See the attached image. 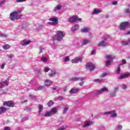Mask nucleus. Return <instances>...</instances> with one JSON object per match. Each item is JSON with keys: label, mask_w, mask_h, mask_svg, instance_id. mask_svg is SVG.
Segmentation results:
<instances>
[{"label": "nucleus", "mask_w": 130, "mask_h": 130, "mask_svg": "<svg viewBox=\"0 0 130 130\" xmlns=\"http://www.w3.org/2000/svg\"><path fill=\"white\" fill-rule=\"evenodd\" d=\"M21 11L18 10L17 11H14L10 14V19L11 21H15V20H20L22 16H23L21 14Z\"/></svg>", "instance_id": "f257e3e1"}, {"label": "nucleus", "mask_w": 130, "mask_h": 130, "mask_svg": "<svg viewBox=\"0 0 130 130\" xmlns=\"http://www.w3.org/2000/svg\"><path fill=\"white\" fill-rule=\"evenodd\" d=\"M66 36V33L62 31H57V34L56 35L53 37V40H57L58 41H60V40H62V38H63Z\"/></svg>", "instance_id": "f03ea898"}, {"label": "nucleus", "mask_w": 130, "mask_h": 130, "mask_svg": "<svg viewBox=\"0 0 130 130\" xmlns=\"http://www.w3.org/2000/svg\"><path fill=\"white\" fill-rule=\"evenodd\" d=\"M49 21H51V22H48L49 25H51V26H56L57 25V23H58V19L56 17H51L49 18Z\"/></svg>", "instance_id": "7ed1b4c3"}, {"label": "nucleus", "mask_w": 130, "mask_h": 130, "mask_svg": "<svg viewBox=\"0 0 130 130\" xmlns=\"http://www.w3.org/2000/svg\"><path fill=\"white\" fill-rule=\"evenodd\" d=\"M104 114L105 115H110V117H111V118H115V117H116V116H117V113L114 110L111 111L105 112L104 113Z\"/></svg>", "instance_id": "20e7f679"}, {"label": "nucleus", "mask_w": 130, "mask_h": 130, "mask_svg": "<svg viewBox=\"0 0 130 130\" xmlns=\"http://www.w3.org/2000/svg\"><path fill=\"white\" fill-rule=\"evenodd\" d=\"M107 91H108V88L103 87L100 90H96L93 91V93L94 95H101V94H103L104 92H107Z\"/></svg>", "instance_id": "39448f33"}, {"label": "nucleus", "mask_w": 130, "mask_h": 130, "mask_svg": "<svg viewBox=\"0 0 130 130\" xmlns=\"http://www.w3.org/2000/svg\"><path fill=\"white\" fill-rule=\"evenodd\" d=\"M77 21H82V19L79 18L76 16H73V17H70V18L68 20L69 23H71V24H73Z\"/></svg>", "instance_id": "423d86ee"}, {"label": "nucleus", "mask_w": 130, "mask_h": 130, "mask_svg": "<svg viewBox=\"0 0 130 130\" xmlns=\"http://www.w3.org/2000/svg\"><path fill=\"white\" fill-rule=\"evenodd\" d=\"M86 69L89 71H94L95 70V65L92 62L87 63L86 65Z\"/></svg>", "instance_id": "0eeeda50"}, {"label": "nucleus", "mask_w": 130, "mask_h": 130, "mask_svg": "<svg viewBox=\"0 0 130 130\" xmlns=\"http://www.w3.org/2000/svg\"><path fill=\"white\" fill-rule=\"evenodd\" d=\"M129 23L127 21L122 22L120 25V30H125L126 26H128Z\"/></svg>", "instance_id": "6e6552de"}, {"label": "nucleus", "mask_w": 130, "mask_h": 130, "mask_svg": "<svg viewBox=\"0 0 130 130\" xmlns=\"http://www.w3.org/2000/svg\"><path fill=\"white\" fill-rule=\"evenodd\" d=\"M3 105H5V106H8L9 107H14L15 104H14V102H13L12 101H9L7 102H4Z\"/></svg>", "instance_id": "1a4fd4ad"}, {"label": "nucleus", "mask_w": 130, "mask_h": 130, "mask_svg": "<svg viewBox=\"0 0 130 130\" xmlns=\"http://www.w3.org/2000/svg\"><path fill=\"white\" fill-rule=\"evenodd\" d=\"M118 87H116L113 91H111L109 93L110 96L111 97H115L116 96V92L118 91Z\"/></svg>", "instance_id": "9d476101"}, {"label": "nucleus", "mask_w": 130, "mask_h": 130, "mask_svg": "<svg viewBox=\"0 0 130 130\" xmlns=\"http://www.w3.org/2000/svg\"><path fill=\"white\" fill-rule=\"evenodd\" d=\"M128 77H130L129 72H126L120 76V79H125V78H128Z\"/></svg>", "instance_id": "9b49d317"}, {"label": "nucleus", "mask_w": 130, "mask_h": 130, "mask_svg": "<svg viewBox=\"0 0 130 130\" xmlns=\"http://www.w3.org/2000/svg\"><path fill=\"white\" fill-rule=\"evenodd\" d=\"M82 60L83 59L81 57H78L75 59H73L72 62H73V63H78V62H82Z\"/></svg>", "instance_id": "f8f14e48"}, {"label": "nucleus", "mask_w": 130, "mask_h": 130, "mask_svg": "<svg viewBox=\"0 0 130 130\" xmlns=\"http://www.w3.org/2000/svg\"><path fill=\"white\" fill-rule=\"evenodd\" d=\"M51 115H54V114H56L57 113V109L56 108H53L50 111Z\"/></svg>", "instance_id": "ddd939ff"}, {"label": "nucleus", "mask_w": 130, "mask_h": 130, "mask_svg": "<svg viewBox=\"0 0 130 130\" xmlns=\"http://www.w3.org/2000/svg\"><path fill=\"white\" fill-rule=\"evenodd\" d=\"M79 91V88H72L71 90L69 91V93L70 94H76L77 92Z\"/></svg>", "instance_id": "4468645a"}, {"label": "nucleus", "mask_w": 130, "mask_h": 130, "mask_svg": "<svg viewBox=\"0 0 130 130\" xmlns=\"http://www.w3.org/2000/svg\"><path fill=\"white\" fill-rule=\"evenodd\" d=\"M7 111V109L5 107H0V115L5 113Z\"/></svg>", "instance_id": "2eb2a0df"}, {"label": "nucleus", "mask_w": 130, "mask_h": 130, "mask_svg": "<svg viewBox=\"0 0 130 130\" xmlns=\"http://www.w3.org/2000/svg\"><path fill=\"white\" fill-rule=\"evenodd\" d=\"M29 43H31V41H26V40H23L22 45V46H25V45H28Z\"/></svg>", "instance_id": "dca6fc26"}, {"label": "nucleus", "mask_w": 130, "mask_h": 130, "mask_svg": "<svg viewBox=\"0 0 130 130\" xmlns=\"http://www.w3.org/2000/svg\"><path fill=\"white\" fill-rule=\"evenodd\" d=\"M98 46H103V47H105V46H106V43H105L104 41L99 42L98 44Z\"/></svg>", "instance_id": "f3484780"}, {"label": "nucleus", "mask_w": 130, "mask_h": 130, "mask_svg": "<svg viewBox=\"0 0 130 130\" xmlns=\"http://www.w3.org/2000/svg\"><path fill=\"white\" fill-rule=\"evenodd\" d=\"M5 86H8V82H0V88H4Z\"/></svg>", "instance_id": "a211bd4d"}, {"label": "nucleus", "mask_w": 130, "mask_h": 130, "mask_svg": "<svg viewBox=\"0 0 130 130\" xmlns=\"http://www.w3.org/2000/svg\"><path fill=\"white\" fill-rule=\"evenodd\" d=\"M90 124H91V122L90 121H86L84 123L83 127H88V126H89V125H90Z\"/></svg>", "instance_id": "6ab92c4d"}, {"label": "nucleus", "mask_w": 130, "mask_h": 130, "mask_svg": "<svg viewBox=\"0 0 130 130\" xmlns=\"http://www.w3.org/2000/svg\"><path fill=\"white\" fill-rule=\"evenodd\" d=\"M101 13V10H94L92 12L93 15H97L98 14H100Z\"/></svg>", "instance_id": "aec40b11"}, {"label": "nucleus", "mask_w": 130, "mask_h": 130, "mask_svg": "<svg viewBox=\"0 0 130 130\" xmlns=\"http://www.w3.org/2000/svg\"><path fill=\"white\" fill-rule=\"evenodd\" d=\"M60 9H61V5H58L54 8V12H56V11H59Z\"/></svg>", "instance_id": "412c9836"}, {"label": "nucleus", "mask_w": 130, "mask_h": 130, "mask_svg": "<svg viewBox=\"0 0 130 130\" xmlns=\"http://www.w3.org/2000/svg\"><path fill=\"white\" fill-rule=\"evenodd\" d=\"M82 33H87L89 32V28H84L81 29V30Z\"/></svg>", "instance_id": "4be33fe9"}, {"label": "nucleus", "mask_w": 130, "mask_h": 130, "mask_svg": "<svg viewBox=\"0 0 130 130\" xmlns=\"http://www.w3.org/2000/svg\"><path fill=\"white\" fill-rule=\"evenodd\" d=\"M85 79L84 78L81 77V78H78V77H76L74 78V81H84V80Z\"/></svg>", "instance_id": "5701e85b"}, {"label": "nucleus", "mask_w": 130, "mask_h": 130, "mask_svg": "<svg viewBox=\"0 0 130 130\" xmlns=\"http://www.w3.org/2000/svg\"><path fill=\"white\" fill-rule=\"evenodd\" d=\"M49 77H54L55 76V72L53 71H51L49 73Z\"/></svg>", "instance_id": "b1692460"}, {"label": "nucleus", "mask_w": 130, "mask_h": 130, "mask_svg": "<svg viewBox=\"0 0 130 130\" xmlns=\"http://www.w3.org/2000/svg\"><path fill=\"white\" fill-rule=\"evenodd\" d=\"M79 29V25L76 24L73 27H72V31H76Z\"/></svg>", "instance_id": "393cba45"}, {"label": "nucleus", "mask_w": 130, "mask_h": 130, "mask_svg": "<svg viewBox=\"0 0 130 130\" xmlns=\"http://www.w3.org/2000/svg\"><path fill=\"white\" fill-rule=\"evenodd\" d=\"M51 115H51L50 112H46V113H45L44 116L45 117H49L51 116Z\"/></svg>", "instance_id": "a878e982"}, {"label": "nucleus", "mask_w": 130, "mask_h": 130, "mask_svg": "<svg viewBox=\"0 0 130 130\" xmlns=\"http://www.w3.org/2000/svg\"><path fill=\"white\" fill-rule=\"evenodd\" d=\"M42 110H43V106L42 105H39V113L42 112Z\"/></svg>", "instance_id": "bb28decb"}, {"label": "nucleus", "mask_w": 130, "mask_h": 130, "mask_svg": "<svg viewBox=\"0 0 130 130\" xmlns=\"http://www.w3.org/2000/svg\"><path fill=\"white\" fill-rule=\"evenodd\" d=\"M90 43H91V42H90V41L88 40H85L83 42L82 44H83V45H85L86 44H90Z\"/></svg>", "instance_id": "cd10ccee"}, {"label": "nucleus", "mask_w": 130, "mask_h": 130, "mask_svg": "<svg viewBox=\"0 0 130 130\" xmlns=\"http://www.w3.org/2000/svg\"><path fill=\"white\" fill-rule=\"evenodd\" d=\"M3 49H10V48L11 47L9 45H8L6 44L5 45L3 46Z\"/></svg>", "instance_id": "c85d7f7f"}, {"label": "nucleus", "mask_w": 130, "mask_h": 130, "mask_svg": "<svg viewBox=\"0 0 130 130\" xmlns=\"http://www.w3.org/2000/svg\"><path fill=\"white\" fill-rule=\"evenodd\" d=\"M122 45H128V41H122L121 42Z\"/></svg>", "instance_id": "c756f323"}, {"label": "nucleus", "mask_w": 130, "mask_h": 130, "mask_svg": "<svg viewBox=\"0 0 130 130\" xmlns=\"http://www.w3.org/2000/svg\"><path fill=\"white\" fill-rule=\"evenodd\" d=\"M53 102L51 100L47 103V105L49 107H51L53 105Z\"/></svg>", "instance_id": "7c9ffc66"}, {"label": "nucleus", "mask_w": 130, "mask_h": 130, "mask_svg": "<svg viewBox=\"0 0 130 130\" xmlns=\"http://www.w3.org/2000/svg\"><path fill=\"white\" fill-rule=\"evenodd\" d=\"M43 90L44 91H46V88H45V87H44V86H41L38 87V90Z\"/></svg>", "instance_id": "2f4dec72"}, {"label": "nucleus", "mask_w": 130, "mask_h": 130, "mask_svg": "<svg viewBox=\"0 0 130 130\" xmlns=\"http://www.w3.org/2000/svg\"><path fill=\"white\" fill-rule=\"evenodd\" d=\"M44 85H45V86H46V87H49V86H50V85H51V82H45Z\"/></svg>", "instance_id": "473e14b6"}, {"label": "nucleus", "mask_w": 130, "mask_h": 130, "mask_svg": "<svg viewBox=\"0 0 130 130\" xmlns=\"http://www.w3.org/2000/svg\"><path fill=\"white\" fill-rule=\"evenodd\" d=\"M0 93H1V94L6 95V94H7V91H6L4 89H1V90H0Z\"/></svg>", "instance_id": "72a5a7b5"}, {"label": "nucleus", "mask_w": 130, "mask_h": 130, "mask_svg": "<svg viewBox=\"0 0 130 130\" xmlns=\"http://www.w3.org/2000/svg\"><path fill=\"white\" fill-rule=\"evenodd\" d=\"M122 87V89H123V90H126V89H127V86H126V85L125 84H123L122 85H121Z\"/></svg>", "instance_id": "f704fd0d"}, {"label": "nucleus", "mask_w": 130, "mask_h": 130, "mask_svg": "<svg viewBox=\"0 0 130 130\" xmlns=\"http://www.w3.org/2000/svg\"><path fill=\"white\" fill-rule=\"evenodd\" d=\"M68 110H69V108L64 107L63 111V113H64V114L67 113V112H68Z\"/></svg>", "instance_id": "c9c22d12"}, {"label": "nucleus", "mask_w": 130, "mask_h": 130, "mask_svg": "<svg viewBox=\"0 0 130 130\" xmlns=\"http://www.w3.org/2000/svg\"><path fill=\"white\" fill-rule=\"evenodd\" d=\"M42 61H44L45 62H47V59L46 57H42Z\"/></svg>", "instance_id": "e433bc0d"}, {"label": "nucleus", "mask_w": 130, "mask_h": 130, "mask_svg": "<svg viewBox=\"0 0 130 130\" xmlns=\"http://www.w3.org/2000/svg\"><path fill=\"white\" fill-rule=\"evenodd\" d=\"M117 74H120V67H118L117 71H116Z\"/></svg>", "instance_id": "4c0bfd02"}, {"label": "nucleus", "mask_w": 130, "mask_h": 130, "mask_svg": "<svg viewBox=\"0 0 130 130\" xmlns=\"http://www.w3.org/2000/svg\"><path fill=\"white\" fill-rule=\"evenodd\" d=\"M117 128H118V129H119V130L122 129V125H118L117 126Z\"/></svg>", "instance_id": "58836bf2"}, {"label": "nucleus", "mask_w": 130, "mask_h": 130, "mask_svg": "<svg viewBox=\"0 0 130 130\" xmlns=\"http://www.w3.org/2000/svg\"><path fill=\"white\" fill-rule=\"evenodd\" d=\"M110 64V61H107L106 62V66L108 67Z\"/></svg>", "instance_id": "ea45409f"}, {"label": "nucleus", "mask_w": 130, "mask_h": 130, "mask_svg": "<svg viewBox=\"0 0 130 130\" xmlns=\"http://www.w3.org/2000/svg\"><path fill=\"white\" fill-rule=\"evenodd\" d=\"M124 14H128L129 13V9H126L124 10Z\"/></svg>", "instance_id": "a19ab883"}, {"label": "nucleus", "mask_w": 130, "mask_h": 130, "mask_svg": "<svg viewBox=\"0 0 130 130\" xmlns=\"http://www.w3.org/2000/svg\"><path fill=\"white\" fill-rule=\"evenodd\" d=\"M17 3H23L26 2V0H16Z\"/></svg>", "instance_id": "79ce46f5"}, {"label": "nucleus", "mask_w": 130, "mask_h": 130, "mask_svg": "<svg viewBox=\"0 0 130 130\" xmlns=\"http://www.w3.org/2000/svg\"><path fill=\"white\" fill-rule=\"evenodd\" d=\"M31 109V108L27 107L26 108L25 110H26L27 111H30Z\"/></svg>", "instance_id": "37998d69"}, {"label": "nucleus", "mask_w": 130, "mask_h": 130, "mask_svg": "<svg viewBox=\"0 0 130 130\" xmlns=\"http://www.w3.org/2000/svg\"><path fill=\"white\" fill-rule=\"evenodd\" d=\"M70 60V58L69 57H66L64 59V61H69Z\"/></svg>", "instance_id": "c03bdc74"}, {"label": "nucleus", "mask_w": 130, "mask_h": 130, "mask_svg": "<svg viewBox=\"0 0 130 130\" xmlns=\"http://www.w3.org/2000/svg\"><path fill=\"white\" fill-rule=\"evenodd\" d=\"M110 57H111V55H108L106 57V59H110Z\"/></svg>", "instance_id": "a18cd8bd"}, {"label": "nucleus", "mask_w": 130, "mask_h": 130, "mask_svg": "<svg viewBox=\"0 0 130 130\" xmlns=\"http://www.w3.org/2000/svg\"><path fill=\"white\" fill-rule=\"evenodd\" d=\"M4 130H11V128H10V127L7 126L4 128Z\"/></svg>", "instance_id": "49530a36"}, {"label": "nucleus", "mask_w": 130, "mask_h": 130, "mask_svg": "<svg viewBox=\"0 0 130 130\" xmlns=\"http://www.w3.org/2000/svg\"><path fill=\"white\" fill-rule=\"evenodd\" d=\"M95 53H96V50H92V51L91 52L92 55L95 54Z\"/></svg>", "instance_id": "de8ad7c7"}, {"label": "nucleus", "mask_w": 130, "mask_h": 130, "mask_svg": "<svg viewBox=\"0 0 130 130\" xmlns=\"http://www.w3.org/2000/svg\"><path fill=\"white\" fill-rule=\"evenodd\" d=\"M49 70H50V68L45 69V73H47V72L49 71Z\"/></svg>", "instance_id": "09e8293b"}, {"label": "nucleus", "mask_w": 130, "mask_h": 130, "mask_svg": "<svg viewBox=\"0 0 130 130\" xmlns=\"http://www.w3.org/2000/svg\"><path fill=\"white\" fill-rule=\"evenodd\" d=\"M58 99H59V100L60 101H61V100H62V99H63V98H62V96H58Z\"/></svg>", "instance_id": "8fccbe9b"}, {"label": "nucleus", "mask_w": 130, "mask_h": 130, "mask_svg": "<svg viewBox=\"0 0 130 130\" xmlns=\"http://www.w3.org/2000/svg\"><path fill=\"white\" fill-rule=\"evenodd\" d=\"M122 62L123 64H125V63H126V60H122Z\"/></svg>", "instance_id": "3c124183"}, {"label": "nucleus", "mask_w": 130, "mask_h": 130, "mask_svg": "<svg viewBox=\"0 0 130 130\" xmlns=\"http://www.w3.org/2000/svg\"><path fill=\"white\" fill-rule=\"evenodd\" d=\"M64 129V127H60L59 128L57 129V130H63Z\"/></svg>", "instance_id": "603ef678"}, {"label": "nucleus", "mask_w": 130, "mask_h": 130, "mask_svg": "<svg viewBox=\"0 0 130 130\" xmlns=\"http://www.w3.org/2000/svg\"><path fill=\"white\" fill-rule=\"evenodd\" d=\"M1 69H5V64H2L1 66Z\"/></svg>", "instance_id": "864d4df0"}, {"label": "nucleus", "mask_w": 130, "mask_h": 130, "mask_svg": "<svg viewBox=\"0 0 130 130\" xmlns=\"http://www.w3.org/2000/svg\"><path fill=\"white\" fill-rule=\"evenodd\" d=\"M113 5L114 6H116V5H117V2H115V1L113 2Z\"/></svg>", "instance_id": "5fc2aeb1"}, {"label": "nucleus", "mask_w": 130, "mask_h": 130, "mask_svg": "<svg viewBox=\"0 0 130 130\" xmlns=\"http://www.w3.org/2000/svg\"><path fill=\"white\" fill-rule=\"evenodd\" d=\"M26 102H28V101L27 100H25L22 102V103H26Z\"/></svg>", "instance_id": "6e6d98bb"}, {"label": "nucleus", "mask_w": 130, "mask_h": 130, "mask_svg": "<svg viewBox=\"0 0 130 130\" xmlns=\"http://www.w3.org/2000/svg\"><path fill=\"white\" fill-rule=\"evenodd\" d=\"M2 37H6V35L4 34H0Z\"/></svg>", "instance_id": "4d7b16f0"}, {"label": "nucleus", "mask_w": 130, "mask_h": 130, "mask_svg": "<svg viewBox=\"0 0 130 130\" xmlns=\"http://www.w3.org/2000/svg\"><path fill=\"white\" fill-rule=\"evenodd\" d=\"M9 58H13V54H10L9 56Z\"/></svg>", "instance_id": "13d9d810"}, {"label": "nucleus", "mask_w": 130, "mask_h": 130, "mask_svg": "<svg viewBox=\"0 0 130 130\" xmlns=\"http://www.w3.org/2000/svg\"><path fill=\"white\" fill-rule=\"evenodd\" d=\"M79 85H80V86H82L83 85H84V82H80Z\"/></svg>", "instance_id": "bf43d9fd"}, {"label": "nucleus", "mask_w": 130, "mask_h": 130, "mask_svg": "<svg viewBox=\"0 0 130 130\" xmlns=\"http://www.w3.org/2000/svg\"><path fill=\"white\" fill-rule=\"evenodd\" d=\"M29 97H30V99H32L33 98V95L30 94V95H29Z\"/></svg>", "instance_id": "052dcab7"}, {"label": "nucleus", "mask_w": 130, "mask_h": 130, "mask_svg": "<svg viewBox=\"0 0 130 130\" xmlns=\"http://www.w3.org/2000/svg\"><path fill=\"white\" fill-rule=\"evenodd\" d=\"M94 82H100V79H95L94 80Z\"/></svg>", "instance_id": "680f3d73"}, {"label": "nucleus", "mask_w": 130, "mask_h": 130, "mask_svg": "<svg viewBox=\"0 0 130 130\" xmlns=\"http://www.w3.org/2000/svg\"><path fill=\"white\" fill-rule=\"evenodd\" d=\"M40 51L39 54H40V53L42 52V48H40Z\"/></svg>", "instance_id": "e2e57ef3"}, {"label": "nucleus", "mask_w": 130, "mask_h": 130, "mask_svg": "<svg viewBox=\"0 0 130 130\" xmlns=\"http://www.w3.org/2000/svg\"><path fill=\"white\" fill-rule=\"evenodd\" d=\"M52 90H56V88L52 87Z\"/></svg>", "instance_id": "0e129e2a"}, {"label": "nucleus", "mask_w": 130, "mask_h": 130, "mask_svg": "<svg viewBox=\"0 0 130 130\" xmlns=\"http://www.w3.org/2000/svg\"><path fill=\"white\" fill-rule=\"evenodd\" d=\"M126 34L127 35H129L130 34V31H128L127 32Z\"/></svg>", "instance_id": "69168bd1"}, {"label": "nucleus", "mask_w": 130, "mask_h": 130, "mask_svg": "<svg viewBox=\"0 0 130 130\" xmlns=\"http://www.w3.org/2000/svg\"><path fill=\"white\" fill-rule=\"evenodd\" d=\"M109 16H108V15L106 16V18H109Z\"/></svg>", "instance_id": "338daca9"}, {"label": "nucleus", "mask_w": 130, "mask_h": 130, "mask_svg": "<svg viewBox=\"0 0 130 130\" xmlns=\"http://www.w3.org/2000/svg\"><path fill=\"white\" fill-rule=\"evenodd\" d=\"M128 8H129L130 9V4H129V5H128Z\"/></svg>", "instance_id": "774afa93"}]
</instances>
